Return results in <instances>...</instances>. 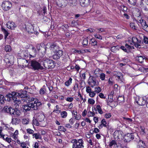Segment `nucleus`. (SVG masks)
Segmentation results:
<instances>
[{
  "label": "nucleus",
  "mask_w": 148,
  "mask_h": 148,
  "mask_svg": "<svg viewBox=\"0 0 148 148\" xmlns=\"http://www.w3.org/2000/svg\"><path fill=\"white\" fill-rule=\"evenodd\" d=\"M95 77L92 75L90 76L88 83L91 87H93L96 85Z\"/></svg>",
  "instance_id": "15"
},
{
  "label": "nucleus",
  "mask_w": 148,
  "mask_h": 148,
  "mask_svg": "<svg viewBox=\"0 0 148 148\" xmlns=\"http://www.w3.org/2000/svg\"><path fill=\"white\" fill-rule=\"evenodd\" d=\"M55 54L53 56V58L55 60L59 59L62 55L63 51L60 50L57 52H54Z\"/></svg>",
  "instance_id": "17"
},
{
  "label": "nucleus",
  "mask_w": 148,
  "mask_h": 148,
  "mask_svg": "<svg viewBox=\"0 0 148 148\" xmlns=\"http://www.w3.org/2000/svg\"><path fill=\"white\" fill-rule=\"evenodd\" d=\"M71 142L73 143L72 148H84V141L82 139L78 140L76 139H73Z\"/></svg>",
  "instance_id": "2"
},
{
  "label": "nucleus",
  "mask_w": 148,
  "mask_h": 148,
  "mask_svg": "<svg viewBox=\"0 0 148 148\" xmlns=\"http://www.w3.org/2000/svg\"><path fill=\"white\" fill-rule=\"evenodd\" d=\"M1 30L5 34V38L6 39L8 34V32L3 27H1Z\"/></svg>",
  "instance_id": "35"
},
{
  "label": "nucleus",
  "mask_w": 148,
  "mask_h": 148,
  "mask_svg": "<svg viewBox=\"0 0 148 148\" xmlns=\"http://www.w3.org/2000/svg\"><path fill=\"white\" fill-rule=\"evenodd\" d=\"M137 22L140 23L142 27V28L145 31L148 32V25L147 24L146 21L142 18L138 19Z\"/></svg>",
  "instance_id": "7"
},
{
  "label": "nucleus",
  "mask_w": 148,
  "mask_h": 148,
  "mask_svg": "<svg viewBox=\"0 0 148 148\" xmlns=\"http://www.w3.org/2000/svg\"><path fill=\"white\" fill-rule=\"evenodd\" d=\"M20 97L15 96L14 97L13 101L15 103H20L21 102V100L19 99Z\"/></svg>",
  "instance_id": "29"
},
{
  "label": "nucleus",
  "mask_w": 148,
  "mask_h": 148,
  "mask_svg": "<svg viewBox=\"0 0 148 148\" xmlns=\"http://www.w3.org/2000/svg\"><path fill=\"white\" fill-rule=\"evenodd\" d=\"M23 111L25 114H27L28 111V103H27L26 105H23Z\"/></svg>",
  "instance_id": "28"
},
{
  "label": "nucleus",
  "mask_w": 148,
  "mask_h": 148,
  "mask_svg": "<svg viewBox=\"0 0 148 148\" xmlns=\"http://www.w3.org/2000/svg\"><path fill=\"white\" fill-rule=\"evenodd\" d=\"M31 104H28V111L31 110H37L39 106L42 104L41 102L37 99H35V100L34 101V103H32Z\"/></svg>",
  "instance_id": "3"
},
{
  "label": "nucleus",
  "mask_w": 148,
  "mask_h": 148,
  "mask_svg": "<svg viewBox=\"0 0 148 148\" xmlns=\"http://www.w3.org/2000/svg\"><path fill=\"white\" fill-rule=\"evenodd\" d=\"M14 115H16L17 116H19L20 115V112L19 110H18L17 108H15V111Z\"/></svg>",
  "instance_id": "50"
},
{
  "label": "nucleus",
  "mask_w": 148,
  "mask_h": 148,
  "mask_svg": "<svg viewBox=\"0 0 148 148\" xmlns=\"http://www.w3.org/2000/svg\"><path fill=\"white\" fill-rule=\"evenodd\" d=\"M43 65L45 68L47 69L53 68L55 66V64L53 61L49 59H47L44 60Z\"/></svg>",
  "instance_id": "4"
},
{
  "label": "nucleus",
  "mask_w": 148,
  "mask_h": 148,
  "mask_svg": "<svg viewBox=\"0 0 148 148\" xmlns=\"http://www.w3.org/2000/svg\"><path fill=\"white\" fill-rule=\"evenodd\" d=\"M116 145V142L114 140H112L109 143V145L110 147H111L113 145L115 146Z\"/></svg>",
  "instance_id": "43"
},
{
  "label": "nucleus",
  "mask_w": 148,
  "mask_h": 148,
  "mask_svg": "<svg viewBox=\"0 0 148 148\" xmlns=\"http://www.w3.org/2000/svg\"><path fill=\"white\" fill-rule=\"evenodd\" d=\"M67 113L66 111H63L60 113L61 116L63 118H66L67 116Z\"/></svg>",
  "instance_id": "30"
},
{
  "label": "nucleus",
  "mask_w": 148,
  "mask_h": 148,
  "mask_svg": "<svg viewBox=\"0 0 148 148\" xmlns=\"http://www.w3.org/2000/svg\"><path fill=\"white\" fill-rule=\"evenodd\" d=\"M95 92L97 93H99L100 92L101 90V89L100 87H95Z\"/></svg>",
  "instance_id": "46"
},
{
  "label": "nucleus",
  "mask_w": 148,
  "mask_h": 148,
  "mask_svg": "<svg viewBox=\"0 0 148 148\" xmlns=\"http://www.w3.org/2000/svg\"><path fill=\"white\" fill-rule=\"evenodd\" d=\"M12 5L11 2L8 1H4L2 4V8L4 11H8L10 10Z\"/></svg>",
  "instance_id": "6"
},
{
  "label": "nucleus",
  "mask_w": 148,
  "mask_h": 148,
  "mask_svg": "<svg viewBox=\"0 0 148 148\" xmlns=\"http://www.w3.org/2000/svg\"><path fill=\"white\" fill-rule=\"evenodd\" d=\"M116 76V79L118 80L120 82H123L124 81L123 75H119Z\"/></svg>",
  "instance_id": "24"
},
{
  "label": "nucleus",
  "mask_w": 148,
  "mask_h": 148,
  "mask_svg": "<svg viewBox=\"0 0 148 148\" xmlns=\"http://www.w3.org/2000/svg\"><path fill=\"white\" fill-rule=\"evenodd\" d=\"M44 87H45V85L43 86V88H41V89L40 90V93L41 95H43L45 93L46 89L44 88Z\"/></svg>",
  "instance_id": "38"
},
{
  "label": "nucleus",
  "mask_w": 148,
  "mask_h": 148,
  "mask_svg": "<svg viewBox=\"0 0 148 148\" xmlns=\"http://www.w3.org/2000/svg\"><path fill=\"white\" fill-rule=\"evenodd\" d=\"M96 108L98 111V112L100 114H102L103 113V112L101 108L99 105H97V106Z\"/></svg>",
  "instance_id": "39"
},
{
  "label": "nucleus",
  "mask_w": 148,
  "mask_h": 148,
  "mask_svg": "<svg viewBox=\"0 0 148 148\" xmlns=\"http://www.w3.org/2000/svg\"><path fill=\"white\" fill-rule=\"evenodd\" d=\"M88 103L90 104H93L95 102V101L94 100L92 99H88Z\"/></svg>",
  "instance_id": "53"
},
{
  "label": "nucleus",
  "mask_w": 148,
  "mask_h": 148,
  "mask_svg": "<svg viewBox=\"0 0 148 148\" xmlns=\"http://www.w3.org/2000/svg\"><path fill=\"white\" fill-rule=\"evenodd\" d=\"M38 121V120L36 119L33 120V123L35 125L37 126H38L39 125V123Z\"/></svg>",
  "instance_id": "47"
},
{
  "label": "nucleus",
  "mask_w": 148,
  "mask_h": 148,
  "mask_svg": "<svg viewBox=\"0 0 148 148\" xmlns=\"http://www.w3.org/2000/svg\"><path fill=\"white\" fill-rule=\"evenodd\" d=\"M134 139V135L132 133H128L124 137V141L126 142H128Z\"/></svg>",
  "instance_id": "11"
},
{
  "label": "nucleus",
  "mask_w": 148,
  "mask_h": 148,
  "mask_svg": "<svg viewBox=\"0 0 148 148\" xmlns=\"http://www.w3.org/2000/svg\"><path fill=\"white\" fill-rule=\"evenodd\" d=\"M69 122L71 125H73L74 123V120L72 118H71L69 121Z\"/></svg>",
  "instance_id": "63"
},
{
  "label": "nucleus",
  "mask_w": 148,
  "mask_h": 148,
  "mask_svg": "<svg viewBox=\"0 0 148 148\" xmlns=\"http://www.w3.org/2000/svg\"><path fill=\"white\" fill-rule=\"evenodd\" d=\"M28 28L30 29L28 31V34L32 33L33 34L34 32V28L33 26L31 23H28Z\"/></svg>",
  "instance_id": "25"
},
{
  "label": "nucleus",
  "mask_w": 148,
  "mask_h": 148,
  "mask_svg": "<svg viewBox=\"0 0 148 148\" xmlns=\"http://www.w3.org/2000/svg\"><path fill=\"white\" fill-rule=\"evenodd\" d=\"M143 40L145 44H148V37L147 36H144Z\"/></svg>",
  "instance_id": "52"
},
{
  "label": "nucleus",
  "mask_w": 148,
  "mask_h": 148,
  "mask_svg": "<svg viewBox=\"0 0 148 148\" xmlns=\"http://www.w3.org/2000/svg\"><path fill=\"white\" fill-rule=\"evenodd\" d=\"M72 80V79L70 78L68 81L65 82V85L67 86H69L71 83Z\"/></svg>",
  "instance_id": "41"
},
{
  "label": "nucleus",
  "mask_w": 148,
  "mask_h": 148,
  "mask_svg": "<svg viewBox=\"0 0 148 148\" xmlns=\"http://www.w3.org/2000/svg\"><path fill=\"white\" fill-rule=\"evenodd\" d=\"M140 5L143 10L146 11H148V0H142Z\"/></svg>",
  "instance_id": "14"
},
{
  "label": "nucleus",
  "mask_w": 148,
  "mask_h": 148,
  "mask_svg": "<svg viewBox=\"0 0 148 148\" xmlns=\"http://www.w3.org/2000/svg\"><path fill=\"white\" fill-rule=\"evenodd\" d=\"M88 37H86V38H84L82 42V44L84 46H86L88 45Z\"/></svg>",
  "instance_id": "37"
},
{
  "label": "nucleus",
  "mask_w": 148,
  "mask_h": 148,
  "mask_svg": "<svg viewBox=\"0 0 148 148\" xmlns=\"http://www.w3.org/2000/svg\"><path fill=\"white\" fill-rule=\"evenodd\" d=\"M23 93H18L17 92H12L11 93H8L6 95L5 97V100L8 101H13L14 97L15 96L21 97H24L26 96L25 95V92H23Z\"/></svg>",
  "instance_id": "1"
},
{
  "label": "nucleus",
  "mask_w": 148,
  "mask_h": 148,
  "mask_svg": "<svg viewBox=\"0 0 148 148\" xmlns=\"http://www.w3.org/2000/svg\"><path fill=\"white\" fill-rule=\"evenodd\" d=\"M45 118V116L41 113H38L37 114L36 119L39 122L43 121Z\"/></svg>",
  "instance_id": "22"
},
{
  "label": "nucleus",
  "mask_w": 148,
  "mask_h": 148,
  "mask_svg": "<svg viewBox=\"0 0 148 148\" xmlns=\"http://www.w3.org/2000/svg\"><path fill=\"white\" fill-rule=\"evenodd\" d=\"M147 98L145 97H137L135 99L136 102L140 106H143L146 104Z\"/></svg>",
  "instance_id": "5"
},
{
  "label": "nucleus",
  "mask_w": 148,
  "mask_h": 148,
  "mask_svg": "<svg viewBox=\"0 0 148 148\" xmlns=\"http://www.w3.org/2000/svg\"><path fill=\"white\" fill-rule=\"evenodd\" d=\"M11 48L9 45H6L5 46L4 49L7 52H10L11 50Z\"/></svg>",
  "instance_id": "33"
},
{
  "label": "nucleus",
  "mask_w": 148,
  "mask_h": 148,
  "mask_svg": "<svg viewBox=\"0 0 148 148\" xmlns=\"http://www.w3.org/2000/svg\"><path fill=\"white\" fill-rule=\"evenodd\" d=\"M31 66L32 69L34 70L39 69H42L43 67L41 66L40 64L36 61H32L31 62Z\"/></svg>",
  "instance_id": "8"
},
{
  "label": "nucleus",
  "mask_w": 148,
  "mask_h": 148,
  "mask_svg": "<svg viewBox=\"0 0 148 148\" xmlns=\"http://www.w3.org/2000/svg\"><path fill=\"white\" fill-rule=\"evenodd\" d=\"M22 122V123L24 124H28V120L27 119H23Z\"/></svg>",
  "instance_id": "55"
},
{
  "label": "nucleus",
  "mask_w": 148,
  "mask_h": 148,
  "mask_svg": "<svg viewBox=\"0 0 148 148\" xmlns=\"http://www.w3.org/2000/svg\"><path fill=\"white\" fill-rule=\"evenodd\" d=\"M14 57L13 55H6L4 59L5 61L8 64H11L12 63Z\"/></svg>",
  "instance_id": "13"
},
{
  "label": "nucleus",
  "mask_w": 148,
  "mask_h": 148,
  "mask_svg": "<svg viewBox=\"0 0 148 148\" xmlns=\"http://www.w3.org/2000/svg\"><path fill=\"white\" fill-rule=\"evenodd\" d=\"M70 1V5L71 6H73L75 5L76 4V2L75 1H73V0H69Z\"/></svg>",
  "instance_id": "48"
},
{
  "label": "nucleus",
  "mask_w": 148,
  "mask_h": 148,
  "mask_svg": "<svg viewBox=\"0 0 148 148\" xmlns=\"http://www.w3.org/2000/svg\"><path fill=\"white\" fill-rule=\"evenodd\" d=\"M111 116V114L110 113H106L105 115V117L107 119H108Z\"/></svg>",
  "instance_id": "60"
},
{
  "label": "nucleus",
  "mask_w": 148,
  "mask_h": 148,
  "mask_svg": "<svg viewBox=\"0 0 148 148\" xmlns=\"http://www.w3.org/2000/svg\"><path fill=\"white\" fill-rule=\"evenodd\" d=\"M117 100L119 101L124 102V98L122 97H119L117 98Z\"/></svg>",
  "instance_id": "58"
},
{
  "label": "nucleus",
  "mask_w": 148,
  "mask_h": 148,
  "mask_svg": "<svg viewBox=\"0 0 148 148\" xmlns=\"http://www.w3.org/2000/svg\"><path fill=\"white\" fill-rule=\"evenodd\" d=\"M15 111V108L14 109L12 108V107L11 108V110L10 112H9V113L10 114H14V112Z\"/></svg>",
  "instance_id": "61"
},
{
  "label": "nucleus",
  "mask_w": 148,
  "mask_h": 148,
  "mask_svg": "<svg viewBox=\"0 0 148 148\" xmlns=\"http://www.w3.org/2000/svg\"><path fill=\"white\" fill-rule=\"evenodd\" d=\"M7 26L8 28L11 29H14L16 27V25L13 22L10 21L8 23Z\"/></svg>",
  "instance_id": "21"
},
{
  "label": "nucleus",
  "mask_w": 148,
  "mask_h": 148,
  "mask_svg": "<svg viewBox=\"0 0 148 148\" xmlns=\"http://www.w3.org/2000/svg\"><path fill=\"white\" fill-rule=\"evenodd\" d=\"M95 74H104L102 73V71L99 69H97L94 71Z\"/></svg>",
  "instance_id": "40"
},
{
  "label": "nucleus",
  "mask_w": 148,
  "mask_h": 148,
  "mask_svg": "<svg viewBox=\"0 0 148 148\" xmlns=\"http://www.w3.org/2000/svg\"><path fill=\"white\" fill-rule=\"evenodd\" d=\"M26 144L24 142H22L21 143V146L23 148H26Z\"/></svg>",
  "instance_id": "64"
},
{
  "label": "nucleus",
  "mask_w": 148,
  "mask_h": 148,
  "mask_svg": "<svg viewBox=\"0 0 148 148\" xmlns=\"http://www.w3.org/2000/svg\"><path fill=\"white\" fill-rule=\"evenodd\" d=\"M56 3L58 6L60 7H63L66 5L67 0H56Z\"/></svg>",
  "instance_id": "12"
},
{
  "label": "nucleus",
  "mask_w": 148,
  "mask_h": 148,
  "mask_svg": "<svg viewBox=\"0 0 148 148\" xmlns=\"http://www.w3.org/2000/svg\"><path fill=\"white\" fill-rule=\"evenodd\" d=\"M130 25L131 27L133 29H136V27L134 23H130Z\"/></svg>",
  "instance_id": "56"
},
{
  "label": "nucleus",
  "mask_w": 148,
  "mask_h": 148,
  "mask_svg": "<svg viewBox=\"0 0 148 148\" xmlns=\"http://www.w3.org/2000/svg\"><path fill=\"white\" fill-rule=\"evenodd\" d=\"M8 143H10L11 141V138H8V137H6L5 138V140Z\"/></svg>",
  "instance_id": "62"
},
{
  "label": "nucleus",
  "mask_w": 148,
  "mask_h": 148,
  "mask_svg": "<svg viewBox=\"0 0 148 148\" xmlns=\"http://www.w3.org/2000/svg\"><path fill=\"white\" fill-rule=\"evenodd\" d=\"M135 59L136 60L138 61L139 62L142 63L144 62L145 59V60H148V58L144 56L138 55L136 57Z\"/></svg>",
  "instance_id": "18"
},
{
  "label": "nucleus",
  "mask_w": 148,
  "mask_h": 148,
  "mask_svg": "<svg viewBox=\"0 0 148 148\" xmlns=\"http://www.w3.org/2000/svg\"><path fill=\"white\" fill-rule=\"evenodd\" d=\"M58 129L60 131H62L64 132H65L66 131V129H65L64 126H60L58 127Z\"/></svg>",
  "instance_id": "45"
},
{
  "label": "nucleus",
  "mask_w": 148,
  "mask_h": 148,
  "mask_svg": "<svg viewBox=\"0 0 148 148\" xmlns=\"http://www.w3.org/2000/svg\"><path fill=\"white\" fill-rule=\"evenodd\" d=\"M49 48L53 52H57L60 50H59V47L58 45L53 43L51 45Z\"/></svg>",
  "instance_id": "16"
},
{
  "label": "nucleus",
  "mask_w": 148,
  "mask_h": 148,
  "mask_svg": "<svg viewBox=\"0 0 148 148\" xmlns=\"http://www.w3.org/2000/svg\"><path fill=\"white\" fill-rule=\"evenodd\" d=\"M33 137L35 138L36 139L41 138H42L40 134L39 133H34L33 134Z\"/></svg>",
  "instance_id": "31"
},
{
  "label": "nucleus",
  "mask_w": 148,
  "mask_h": 148,
  "mask_svg": "<svg viewBox=\"0 0 148 148\" xmlns=\"http://www.w3.org/2000/svg\"><path fill=\"white\" fill-rule=\"evenodd\" d=\"M11 107L8 106H5L3 109V111L5 112L9 113L11 110Z\"/></svg>",
  "instance_id": "26"
},
{
  "label": "nucleus",
  "mask_w": 148,
  "mask_h": 148,
  "mask_svg": "<svg viewBox=\"0 0 148 148\" xmlns=\"http://www.w3.org/2000/svg\"><path fill=\"white\" fill-rule=\"evenodd\" d=\"M73 116L77 120H79L81 118V116L79 114H78L77 112H76V114L75 113Z\"/></svg>",
  "instance_id": "36"
},
{
  "label": "nucleus",
  "mask_w": 148,
  "mask_h": 148,
  "mask_svg": "<svg viewBox=\"0 0 148 148\" xmlns=\"http://www.w3.org/2000/svg\"><path fill=\"white\" fill-rule=\"evenodd\" d=\"M129 3L131 5H135L136 3V0H128Z\"/></svg>",
  "instance_id": "44"
},
{
  "label": "nucleus",
  "mask_w": 148,
  "mask_h": 148,
  "mask_svg": "<svg viewBox=\"0 0 148 148\" xmlns=\"http://www.w3.org/2000/svg\"><path fill=\"white\" fill-rule=\"evenodd\" d=\"M25 92L26 94L25 95L26 96H25L24 97H20V98L21 99V100L23 101L24 102H27V101L28 100V98L27 97V91L26 90H21V91L19 92H18V93H23V92Z\"/></svg>",
  "instance_id": "23"
},
{
  "label": "nucleus",
  "mask_w": 148,
  "mask_h": 148,
  "mask_svg": "<svg viewBox=\"0 0 148 148\" xmlns=\"http://www.w3.org/2000/svg\"><path fill=\"white\" fill-rule=\"evenodd\" d=\"M95 91H92L90 93H89V96L92 97H94L96 95V93H95Z\"/></svg>",
  "instance_id": "57"
},
{
  "label": "nucleus",
  "mask_w": 148,
  "mask_h": 148,
  "mask_svg": "<svg viewBox=\"0 0 148 148\" xmlns=\"http://www.w3.org/2000/svg\"><path fill=\"white\" fill-rule=\"evenodd\" d=\"M101 123V124L103 125V126L106 127L108 129H109V126L106 125L107 123L105 119H103L102 120Z\"/></svg>",
  "instance_id": "34"
},
{
  "label": "nucleus",
  "mask_w": 148,
  "mask_h": 148,
  "mask_svg": "<svg viewBox=\"0 0 148 148\" xmlns=\"http://www.w3.org/2000/svg\"><path fill=\"white\" fill-rule=\"evenodd\" d=\"M86 92L88 93H90L91 92H92V91H91V89L90 87H89V86H87L86 87Z\"/></svg>",
  "instance_id": "59"
},
{
  "label": "nucleus",
  "mask_w": 148,
  "mask_h": 148,
  "mask_svg": "<svg viewBox=\"0 0 148 148\" xmlns=\"http://www.w3.org/2000/svg\"><path fill=\"white\" fill-rule=\"evenodd\" d=\"M80 3L81 5L84 7H88L90 3V0H80Z\"/></svg>",
  "instance_id": "19"
},
{
  "label": "nucleus",
  "mask_w": 148,
  "mask_h": 148,
  "mask_svg": "<svg viewBox=\"0 0 148 148\" xmlns=\"http://www.w3.org/2000/svg\"><path fill=\"white\" fill-rule=\"evenodd\" d=\"M132 42L135 46L137 48H140V44L141 43V40L138 39L136 37H133L132 39Z\"/></svg>",
  "instance_id": "9"
},
{
  "label": "nucleus",
  "mask_w": 148,
  "mask_h": 148,
  "mask_svg": "<svg viewBox=\"0 0 148 148\" xmlns=\"http://www.w3.org/2000/svg\"><path fill=\"white\" fill-rule=\"evenodd\" d=\"M121 10L124 11H126L127 10V7L124 5H121Z\"/></svg>",
  "instance_id": "54"
},
{
  "label": "nucleus",
  "mask_w": 148,
  "mask_h": 148,
  "mask_svg": "<svg viewBox=\"0 0 148 148\" xmlns=\"http://www.w3.org/2000/svg\"><path fill=\"white\" fill-rule=\"evenodd\" d=\"M30 50L29 58H30L32 57L33 58L35 57L36 55L37 52L36 49L33 47L32 45H29L28 47Z\"/></svg>",
  "instance_id": "10"
},
{
  "label": "nucleus",
  "mask_w": 148,
  "mask_h": 148,
  "mask_svg": "<svg viewBox=\"0 0 148 148\" xmlns=\"http://www.w3.org/2000/svg\"><path fill=\"white\" fill-rule=\"evenodd\" d=\"M87 115L88 117L94 116L95 115V113L91 111H89Z\"/></svg>",
  "instance_id": "51"
},
{
  "label": "nucleus",
  "mask_w": 148,
  "mask_h": 148,
  "mask_svg": "<svg viewBox=\"0 0 148 148\" xmlns=\"http://www.w3.org/2000/svg\"><path fill=\"white\" fill-rule=\"evenodd\" d=\"M35 99L34 98H29L28 97V104H31V103H34V101Z\"/></svg>",
  "instance_id": "42"
},
{
  "label": "nucleus",
  "mask_w": 148,
  "mask_h": 148,
  "mask_svg": "<svg viewBox=\"0 0 148 148\" xmlns=\"http://www.w3.org/2000/svg\"><path fill=\"white\" fill-rule=\"evenodd\" d=\"M20 121V119L17 118H13L12 119V122L13 124L16 125L18 124Z\"/></svg>",
  "instance_id": "27"
},
{
  "label": "nucleus",
  "mask_w": 148,
  "mask_h": 148,
  "mask_svg": "<svg viewBox=\"0 0 148 148\" xmlns=\"http://www.w3.org/2000/svg\"><path fill=\"white\" fill-rule=\"evenodd\" d=\"M136 142L138 143L137 145V148H145L146 145L145 143L142 140H137Z\"/></svg>",
  "instance_id": "20"
},
{
  "label": "nucleus",
  "mask_w": 148,
  "mask_h": 148,
  "mask_svg": "<svg viewBox=\"0 0 148 148\" xmlns=\"http://www.w3.org/2000/svg\"><path fill=\"white\" fill-rule=\"evenodd\" d=\"M95 37L97 39L100 40H102V36L100 35L96 34L95 35Z\"/></svg>",
  "instance_id": "49"
},
{
  "label": "nucleus",
  "mask_w": 148,
  "mask_h": 148,
  "mask_svg": "<svg viewBox=\"0 0 148 148\" xmlns=\"http://www.w3.org/2000/svg\"><path fill=\"white\" fill-rule=\"evenodd\" d=\"M90 43H91L92 45L95 46L97 45V41H95V40L94 38H92L90 39Z\"/></svg>",
  "instance_id": "32"
}]
</instances>
